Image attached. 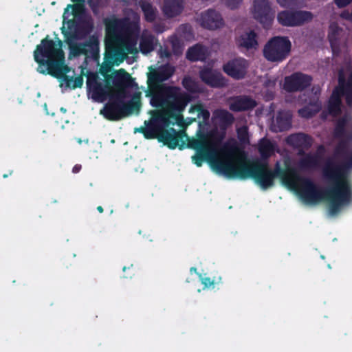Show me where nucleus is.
I'll return each instance as SVG.
<instances>
[{
    "instance_id": "nucleus-1",
    "label": "nucleus",
    "mask_w": 352,
    "mask_h": 352,
    "mask_svg": "<svg viewBox=\"0 0 352 352\" xmlns=\"http://www.w3.org/2000/svg\"><path fill=\"white\" fill-rule=\"evenodd\" d=\"M334 156L343 160L340 164L328 162L323 168V176L331 184L326 190L311 179L300 177L293 168L285 170L277 162L272 170L267 161L256 159L248 162L243 154L230 160L216 159L211 165L217 173L228 178H252L263 190L272 187L275 178L280 177L283 184L296 190L307 203L316 204L327 200L329 212L334 215L352 201V184L349 178L352 169V148L342 140L335 147Z\"/></svg>"
},
{
    "instance_id": "nucleus-2",
    "label": "nucleus",
    "mask_w": 352,
    "mask_h": 352,
    "mask_svg": "<svg viewBox=\"0 0 352 352\" xmlns=\"http://www.w3.org/2000/svg\"><path fill=\"white\" fill-rule=\"evenodd\" d=\"M62 41L58 40V45L47 35L41 40L34 52V60L38 64V72L60 79L65 87L72 89L82 87L83 76L76 78L67 75L70 67L65 63V54L62 50Z\"/></svg>"
},
{
    "instance_id": "nucleus-3",
    "label": "nucleus",
    "mask_w": 352,
    "mask_h": 352,
    "mask_svg": "<svg viewBox=\"0 0 352 352\" xmlns=\"http://www.w3.org/2000/svg\"><path fill=\"white\" fill-rule=\"evenodd\" d=\"M146 96L151 97L152 107L163 108L162 111H184L191 100L190 95L179 87L167 85L157 86L156 90H148Z\"/></svg>"
},
{
    "instance_id": "nucleus-4",
    "label": "nucleus",
    "mask_w": 352,
    "mask_h": 352,
    "mask_svg": "<svg viewBox=\"0 0 352 352\" xmlns=\"http://www.w3.org/2000/svg\"><path fill=\"white\" fill-rule=\"evenodd\" d=\"M82 11V7L77 5H68L65 9L61 32L65 41L69 45L75 40L85 38L94 29V23L90 17L78 15V12Z\"/></svg>"
},
{
    "instance_id": "nucleus-5",
    "label": "nucleus",
    "mask_w": 352,
    "mask_h": 352,
    "mask_svg": "<svg viewBox=\"0 0 352 352\" xmlns=\"http://www.w3.org/2000/svg\"><path fill=\"white\" fill-rule=\"evenodd\" d=\"M126 96L111 94L108 102L100 109V114L109 121H119L133 111H138L141 107L140 93H135L129 102H125Z\"/></svg>"
},
{
    "instance_id": "nucleus-6",
    "label": "nucleus",
    "mask_w": 352,
    "mask_h": 352,
    "mask_svg": "<svg viewBox=\"0 0 352 352\" xmlns=\"http://www.w3.org/2000/svg\"><path fill=\"white\" fill-rule=\"evenodd\" d=\"M339 83L340 87L333 91L327 104L328 112L333 117H337L342 113V96H345L347 105L352 107V73L349 76L346 82L342 77H340Z\"/></svg>"
},
{
    "instance_id": "nucleus-7",
    "label": "nucleus",
    "mask_w": 352,
    "mask_h": 352,
    "mask_svg": "<svg viewBox=\"0 0 352 352\" xmlns=\"http://www.w3.org/2000/svg\"><path fill=\"white\" fill-rule=\"evenodd\" d=\"M292 43L287 36H274L265 45L263 56L271 62H282L289 56Z\"/></svg>"
},
{
    "instance_id": "nucleus-8",
    "label": "nucleus",
    "mask_w": 352,
    "mask_h": 352,
    "mask_svg": "<svg viewBox=\"0 0 352 352\" xmlns=\"http://www.w3.org/2000/svg\"><path fill=\"white\" fill-rule=\"evenodd\" d=\"M126 53L123 47L113 41L105 42V52L104 61L99 69L100 74L105 78L109 80V73L113 65H119L126 58Z\"/></svg>"
},
{
    "instance_id": "nucleus-9",
    "label": "nucleus",
    "mask_w": 352,
    "mask_h": 352,
    "mask_svg": "<svg viewBox=\"0 0 352 352\" xmlns=\"http://www.w3.org/2000/svg\"><path fill=\"white\" fill-rule=\"evenodd\" d=\"M102 82L96 73L90 72L87 76V87L91 98L96 102H103L109 98L113 92V87L109 85V80L104 78Z\"/></svg>"
},
{
    "instance_id": "nucleus-10",
    "label": "nucleus",
    "mask_w": 352,
    "mask_h": 352,
    "mask_svg": "<svg viewBox=\"0 0 352 352\" xmlns=\"http://www.w3.org/2000/svg\"><path fill=\"white\" fill-rule=\"evenodd\" d=\"M107 31L116 36L130 38L139 32L138 25L128 18L113 19L107 24Z\"/></svg>"
},
{
    "instance_id": "nucleus-11",
    "label": "nucleus",
    "mask_w": 352,
    "mask_h": 352,
    "mask_svg": "<svg viewBox=\"0 0 352 352\" xmlns=\"http://www.w3.org/2000/svg\"><path fill=\"white\" fill-rule=\"evenodd\" d=\"M74 56H85L87 59L98 60L100 58V42L95 35L89 36V39L83 43L70 45Z\"/></svg>"
},
{
    "instance_id": "nucleus-12",
    "label": "nucleus",
    "mask_w": 352,
    "mask_h": 352,
    "mask_svg": "<svg viewBox=\"0 0 352 352\" xmlns=\"http://www.w3.org/2000/svg\"><path fill=\"white\" fill-rule=\"evenodd\" d=\"M314 14L306 10H283L278 14L277 19L280 24L287 27L300 26L311 21Z\"/></svg>"
},
{
    "instance_id": "nucleus-13",
    "label": "nucleus",
    "mask_w": 352,
    "mask_h": 352,
    "mask_svg": "<svg viewBox=\"0 0 352 352\" xmlns=\"http://www.w3.org/2000/svg\"><path fill=\"white\" fill-rule=\"evenodd\" d=\"M312 81L310 75L300 72H294L285 77L283 89L287 93L301 92L309 87Z\"/></svg>"
},
{
    "instance_id": "nucleus-14",
    "label": "nucleus",
    "mask_w": 352,
    "mask_h": 352,
    "mask_svg": "<svg viewBox=\"0 0 352 352\" xmlns=\"http://www.w3.org/2000/svg\"><path fill=\"white\" fill-rule=\"evenodd\" d=\"M158 136V141L162 142L170 149H175L177 146L179 149L184 148L185 142L183 139L187 138L184 131H177L173 127L163 126Z\"/></svg>"
},
{
    "instance_id": "nucleus-15",
    "label": "nucleus",
    "mask_w": 352,
    "mask_h": 352,
    "mask_svg": "<svg viewBox=\"0 0 352 352\" xmlns=\"http://www.w3.org/2000/svg\"><path fill=\"white\" fill-rule=\"evenodd\" d=\"M133 78L124 69L113 72L109 76V85L113 87L112 94L126 96L127 88L133 86Z\"/></svg>"
},
{
    "instance_id": "nucleus-16",
    "label": "nucleus",
    "mask_w": 352,
    "mask_h": 352,
    "mask_svg": "<svg viewBox=\"0 0 352 352\" xmlns=\"http://www.w3.org/2000/svg\"><path fill=\"white\" fill-rule=\"evenodd\" d=\"M254 18L262 24L264 28H269L274 17L268 0H254Z\"/></svg>"
},
{
    "instance_id": "nucleus-17",
    "label": "nucleus",
    "mask_w": 352,
    "mask_h": 352,
    "mask_svg": "<svg viewBox=\"0 0 352 352\" xmlns=\"http://www.w3.org/2000/svg\"><path fill=\"white\" fill-rule=\"evenodd\" d=\"M175 73L174 67L166 64L148 74V90H156L160 83L168 80Z\"/></svg>"
},
{
    "instance_id": "nucleus-18",
    "label": "nucleus",
    "mask_w": 352,
    "mask_h": 352,
    "mask_svg": "<svg viewBox=\"0 0 352 352\" xmlns=\"http://www.w3.org/2000/svg\"><path fill=\"white\" fill-rule=\"evenodd\" d=\"M248 67V61L243 58H234L223 65V72L236 80L245 78Z\"/></svg>"
},
{
    "instance_id": "nucleus-19",
    "label": "nucleus",
    "mask_w": 352,
    "mask_h": 352,
    "mask_svg": "<svg viewBox=\"0 0 352 352\" xmlns=\"http://www.w3.org/2000/svg\"><path fill=\"white\" fill-rule=\"evenodd\" d=\"M182 112L176 110L158 111L157 119L160 120L164 126H170L171 124H177L178 126L184 127L197 121V118H190L188 123H185Z\"/></svg>"
},
{
    "instance_id": "nucleus-20",
    "label": "nucleus",
    "mask_w": 352,
    "mask_h": 352,
    "mask_svg": "<svg viewBox=\"0 0 352 352\" xmlns=\"http://www.w3.org/2000/svg\"><path fill=\"white\" fill-rule=\"evenodd\" d=\"M199 78L210 87L221 88L227 85V80L222 74L209 67H204L199 71Z\"/></svg>"
},
{
    "instance_id": "nucleus-21",
    "label": "nucleus",
    "mask_w": 352,
    "mask_h": 352,
    "mask_svg": "<svg viewBox=\"0 0 352 352\" xmlns=\"http://www.w3.org/2000/svg\"><path fill=\"white\" fill-rule=\"evenodd\" d=\"M348 114H344L342 117L337 119L334 124L333 130V137L335 139L342 140L346 138L352 141V120Z\"/></svg>"
},
{
    "instance_id": "nucleus-22",
    "label": "nucleus",
    "mask_w": 352,
    "mask_h": 352,
    "mask_svg": "<svg viewBox=\"0 0 352 352\" xmlns=\"http://www.w3.org/2000/svg\"><path fill=\"white\" fill-rule=\"evenodd\" d=\"M286 142L289 146L298 149V155H302L311 147L313 139L307 134L298 133L289 135Z\"/></svg>"
},
{
    "instance_id": "nucleus-23",
    "label": "nucleus",
    "mask_w": 352,
    "mask_h": 352,
    "mask_svg": "<svg viewBox=\"0 0 352 352\" xmlns=\"http://www.w3.org/2000/svg\"><path fill=\"white\" fill-rule=\"evenodd\" d=\"M199 23L201 27L208 30H217L224 25L219 12L214 9H208L201 14Z\"/></svg>"
},
{
    "instance_id": "nucleus-24",
    "label": "nucleus",
    "mask_w": 352,
    "mask_h": 352,
    "mask_svg": "<svg viewBox=\"0 0 352 352\" xmlns=\"http://www.w3.org/2000/svg\"><path fill=\"white\" fill-rule=\"evenodd\" d=\"M229 109L234 112L247 111L256 107V101L247 95H239L229 98Z\"/></svg>"
},
{
    "instance_id": "nucleus-25",
    "label": "nucleus",
    "mask_w": 352,
    "mask_h": 352,
    "mask_svg": "<svg viewBox=\"0 0 352 352\" xmlns=\"http://www.w3.org/2000/svg\"><path fill=\"white\" fill-rule=\"evenodd\" d=\"M158 111L153 112L152 120L148 124L145 122L146 126L140 127L138 131L144 135L146 139L158 140L160 131L162 130L164 125L161 123L160 120L157 119Z\"/></svg>"
},
{
    "instance_id": "nucleus-26",
    "label": "nucleus",
    "mask_w": 352,
    "mask_h": 352,
    "mask_svg": "<svg viewBox=\"0 0 352 352\" xmlns=\"http://www.w3.org/2000/svg\"><path fill=\"white\" fill-rule=\"evenodd\" d=\"M184 8V0H164L162 12L166 17L171 19L179 16Z\"/></svg>"
},
{
    "instance_id": "nucleus-27",
    "label": "nucleus",
    "mask_w": 352,
    "mask_h": 352,
    "mask_svg": "<svg viewBox=\"0 0 352 352\" xmlns=\"http://www.w3.org/2000/svg\"><path fill=\"white\" fill-rule=\"evenodd\" d=\"M292 116L289 111H279L276 115L272 128L275 132L289 130L292 126Z\"/></svg>"
},
{
    "instance_id": "nucleus-28",
    "label": "nucleus",
    "mask_w": 352,
    "mask_h": 352,
    "mask_svg": "<svg viewBox=\"0 0 352 352\" xmlns=\"http://www.w3.org/2000/svg\"><path fill=\"white\" fill-rule=\"evenodd\" d=\"M197 135V138H192L188 140L187 147L195 150L196 152L212 148L206 133L199 131Z\"/></svg>"
},
{
    "instance_id": "nucleus-29",
    "label": "nucleus",
    "mask_w": 352,
    "mask_h": 352,
    "mask_svg": "<svg viewBox=\"0 0 352 352\" xmlns=\"http://www.w3.org/2000/svg\"><path fill=\"white\" fill-rule=\"evenodd\" d=\"M302 157L298 161V166L302 170L316 169L320 165V157L317 153L305 152Z\"/></svg>"
},
{
    "instance_id": "nucleus-30",
    "label": "nucleus",
    "mask_w": 352,
    "mask_h": 352,
    "mask_svg": "<svg viewBox=\"0 0 352 352\" xmlns=\"http://www.w3.org/2000/svg\"><path fill=\"white\" fill-rule=\"evenodd\" d=\"M236 43L239 47L247 50L256 48L258 46L257 34L254 30L244 32L238 37Z\"/></svg>"
},
{
    "instance_id": "nucleus-31",
    "label": "nucleus",
    "mask_w": 352,
    "mask_h": 352,
    "mask_svg": "<svg viewBox=\"0 0 352 352\" xmlns=\"http://www.w3.org/2000/svg\"><path fill=\"white\" fill-rule=\"evenodd\" d=\"M138 5L144 15V20L148 23H153L157 16V9L149 0H140Z\"/></svg>"
},
{
    "instance_id": "nucleus-32",
    "label": "nucleus",
    "mask_w": 352,
    "mask_h": 352,
    "mask_svg": "<svg viewBox=\"0 0 352 352\" xmlns=\"http://www.w3.org/2000/svg\"><path fill=\"white\" fill-rule=\"evenodd\" d=\"M322 107L321 102L318 98H311L308 104L298 110V114L302 118H310L318 113Z\"/></svg>"
},
{
    "instance_id": "nucleus-33",
    "label": "nucleus",
    "mask_w": 352,
    "mask_h": 352,
    "mask_svg": "<svg viewBox=\"0 0 352 352\" xmlns=\"http://www.w3.org/2000/svg\"><path fill=\"white\" fill-rule=\"evenodd\" d=\"M186 58L192 62L205 60L206 58V49L200 44H196L188 48L186 52Z\"/></svg>"
},
{
    "instance_id": "nucleus-34",
    "label": "nucleus",
    "mask_w": 352,
    "mask_h": 352,
    "mask_svg": "<svg viewBox=\"0 0 352 352\" xmlns=\"http://www.w3.org/2000/svg\"><path fill=\"white\" fill-rule=\"evenodd\" d=\"M275 145L267 138H261L258 144V151L263 160H266L271 157L274 152Z\"/></svg>"
},
{
    "instance_id": "nucleus-35",
    "label": "nucleus",
    "mask_w": 352,
    "mask_h": 352,
    "mask_svg": "<svg viewBox=\"0 0 352 352\" xmlns=\"http://www.w3.org/2000/svg\"><path fill=\"white\" fill-rule=\"evenodd\" d=\"M342 29L338 25H331L328 34V40L333 54L338 53L340 50L339 34Z\"/></svg>"
},
{
    "instance_id": "nucleus-36",
    "label": "nucleus",
    "mask_w": 352,
    "mask_h": 352,
    "mask_svg": "<svg viewBox=\"0 0 352 352\" xmlns=\"http://www.w3.org/2000/svg\"><path fill=\"white\" fill-rule=\"evenodd\" d=\"M214 115L219 120L220 126L224 129L232 125L234 121V116L226 109H217Z\"/></svg>"
},
{
    "instance_id": "nucleus-37",
    "label": "nucleus",
    "mask_w": 352,
    "mask_h": 352,
    "mask_svg": "<svg viewBox=\"0 0 352 352\" xmlns=\"http://www.w3.org/2000/svg\"><path fill=\"white\" fill-rule=\"evenodd\" d=\"M182 85L183 87L190 94H200L203 91L199 82L196 81L190 76H185L183 78Z\"/></svg>"
},
{
    "instance_id": "nucleus-38",
    "label": "nucleus",
    "mask_w": 352,
    "mask_h": 352,
    "mask_svg": "<svg viewBox=\"0 0 352 352\" xmlns=\"http://www.w3.org/2000/svg\"><path fill=\"white\" fill-rule=\"evenodd\" d=\"M190 113H197V118L202 119V122L207 124L210 118V111L201 104H195L192 105L189 109Z\"/></svg>"
},
{
    "instance_id": "nucleus-39",
    "label": "nucleus",
    "mask_w": 352,
    "mask_h": 352,
    "mask_svg": "<svg viewBox=\"0 0 352 352\" xmlns=\"http://www.w3.org/2000/svg\"><path fill=\"white\" fill-rule=\"evenodd\" d=\"M155 37L149 34L143 36L140 41V49L142 54H146L152 52L155 48Z\"/></svg>"
},
{
    "instance_id": "nucleus-40",
    "label": "nucleus",
    "mask_w": 352,
    "mask_h": 352,
    "mask_svg": "<svg viewBox=\"0 0 352 352\" xmlns=\"http://www.w3.org/2000/svg\"><path fill=\"white\" fill-rule=\"evenodd\" d=\"M212 152V148L205 151L196 152V154L192 156V161L198 167L202 166L204 162L208 159Z\"/></svg>"
},
{
    "instance_id": "nucleus-41",
    "label": "nucleus",
    "mask_w": 352,
    "mask_h": 352,
    "mask_svg": "<svg viewBox=\"0 0 352 352\" xmlns=\"http://www.w3.org/2000/svg\"><path fill=\"white\" fill-rule=\"evenodd\" d=\"M237 138L240 142L247 144L249 142L248 128L246 126H242L236 129Z\"/></svg>"
},
{
    "instance_id": "nucleus-42",
    "label": "nucleus",
    "mask_w": 352,
    "mask_h": 352,
    "mask_svg": "<svg viewBox=\"0 0 352 352\" xmlns=\"http://www.w3.org/2000/svg\"><path fill=\"white\" fill-rule=\"evenodd\" d=\"M277 3L283 8H291L298 4L299 0H276Z\"/></svg>"
},
{
    "instance_id": "nucleus-43",
    "label": "nucleus",
    "mask_w": 352,
    "mask_h": 352,
    "mask_svg": "<svg viewBox=\"0 0 352 352\" xmlns=\"http://www.w3.org/2000/svg\"><path fill=\"white\" fill-rule=\"evenodd\" d=\"M172 50L173 54L175 55H179L182 54V49L178 40L175 39L172 41Z\"/></svg>"
},
{
    "instance_id": "nucleus-44",
    "label": "nucleus",
    "mask_w": 352,
    "mask_h": 352,
    "mask_svg": "<svg viewBox=\"0 0 352 352\" xmlns=\"http://www.w3.org/2000/svg\"><path fill=\"white\" fill-rule=\"evenodd\" d=\"M243 0H226V6L232 10L237 8Z\"/></svg>"
},
{
    "instance_id": "nucleus-45",
    "label": "nucleus",
    "mask_w": 352,
    "mask_h": 352,
    "mask_svg": "<svg viewBox=\"0 0 352 352\" xmlns=\"http://www.w3.org/2000/svg\"><path fill=\"white\" fill-rule=\"evenodd\" d=\"M201 283L204 285L205 288H208L214 285V280L210 277H202L201 278Z\"/></svg>"
},
{
    "instance_id": "nucleus-46",
    "label": "nucleus",
    "mask_w": 352,
    "mask_h": 352,
    "mask_svg": "<svg viewBox=\"0 0 352 352\" xmlns=\"http://www.w3.org/2000/svg\"><path fill=\"white\" fill-rule=\"evenodd\" d=\"M334 2L339 8H342L349 5L352 0H334Z\"/></svg>"
},
{
    "instance_id": "nucleus-47",
    "label": "nucleus",
    "mask_w": 352,
    "mask_h": 352,
    "mask_svg": "<svg viewBox=\"0 0 352 352\" xmlns=\"http://www.w3.org/2000/svg\"><path fill=\"white\" fill-rule=\"evenodd\" d=\"M179 30L182 33L191 34V26L189 24H182L179 26Z\"/></svg>"
},
{
    "instance_id": "nucleus-48",
    "label": "nucleus",
    "mask_w": 352,
    "mask_h": 352,
    "mask_svg": "<svg viewBox=\"0 0 352 352\" xmlns=\"http://www.w3.org/2000/svg\"><path fill=\"white\" fill-rule=\"evenodd\" d=\"M342 17L352 22V10L351 12H343L342 13Z\"/></svg>"
},
{
    "instance_id": "nucleus-49",
    "label": "nucleus",
    "mask_w": 352,
    "mask_h": 352,
    "mask_svg": "<svg viewBox=\"0 0 352 352\" xmlns=\"http://www.w3.org/2000/svg\"><path fill=\"white\" fill-rule=\"evenodd\" d=\"M312 92L314 93V97L312 98H318L319 100V96L320 94V87H316L314 86L311 89Z\"/></svg>"
},
{
    "instance_id": "nucleus-50",
    "label": "nucleus",
    "mask_w": 352,
    "mask_h": 352,
    "mask_svg": "<svg viewBox=\"0 0 352 352\" xmlns=\"http://www.w3.org/2000/svg\"><path fill=\"white\" fill-rule=\"evenodd\" d=\"M126 269H128L129 270H131V271H132V272H131V274H129V275H127V276H125L124 277H125V278H131V277H132V276H133V275H134V272H135V270H134V269H133V265L131 264V265L129 267H125V266H124V267H123L122 270H123L124 272H125V271L126 270Z\"/></svg>"
},
{
    "instance_id": "nucleus-51",
    "label": "nucleus",
    "mask_w": 352,
    "mask_h": 352,
    "mask_svg": "<svg viewBox=\"0 0 352 352\" xmlns=\"http://www.w3.org/2000/svg\"><path fill=\"white\" fill-rule=\"evenodd\" d=\"M81 168L82 166L80 164H76L72 168V172L74 173H78L81 170Z\"/></svg>"
},
{
    "instance_id": "nucleus-52",
    "label": "nucleus",
    "mask_w": 352,
    "mask_h": 352,
    "mask_svg": "<svg viewBox=\"0 0 352 352\" xmlns=\"http://www.w3.org/2000/svg\"><path fill=\"white\" fill-rule=\"evenodd\" d=\"M325 150L324 148V146L323 145H320L318 147V152H324Z\"/></svg>"
},
{
    "instance_id": "nucleus-53",
    "label": "nucleus",
    "mask_w": 352,
    "mask_h": 352,
    "mask_svg": "<svg viewBox=\"0 0 352 352\" xmlns=\"http://www.w3.org/2000/svg\"><path fill=\"white\" fill-rule=\"evenodd\" d=\"M71 1L76 3H82L85 2V0H71Z\"/></svg>"
},
{
    "instance_id": "nucleus-54",
    "label": "nucleus",
    "mask_w": 352,
    "mask_h": 352,
    "mask_svg": "<svg viewBox=\"0 0 352 352\" xmlns=\"http://www.w3.org/2000/svg\"><path fill=\"white\" fill-rule=\"evenodd\" d=\"M97 210L100 212V213H102L103 211H104V209L101 206H99L97 207Z\"/></svg>"
},
{
    "instance_id": "nucleus-55",
    "label": "nucleus",
    "mask_w": 352,
    "mask_h": 352,
    "mask_svg": "<svg viewBox=\"0 0 352 352\" xmlns=\"http://www.w3.org/2000/svg\"><path fill=\"white\" fill-rule=\"evenodd\" d=\"M12 172H13V171H12V170H11V171L9 173V174H4V175H3V178H7V177H8V175H12Z\"/></svg>"
},
{
    "instance_id": "nucleus-56",
    "label": "nucleus",
    "mask_w": 352,
    "mask_h": 352,
    "mask_svg": "<svg viewBox=\"0 0 352 352\" xmlns=\"http://www.w3.org/2000/svg\"><path fill=\"white\" fill-rule=\"evenodd\" d=\"M190 270V272H197V268L195 267H192Z\"/></svg>"
},
{
    "instance_id": "nucleus-57",
    "label": "nucleus",
    "mask_w": 352,
    "mask_h": 352,
    "mask_svg": "<svg viewBox=\"0 0 352 352\" xmlns=\"http://www.w3.org/2000/svg\"><path fill=\"white\" fill-rule=\"evenodd\" d=\"M60 111L64 112V113L66 112V109L65 108H63V107L60 108Z\"/></svg>"
},
{
    "instance_id": "nucleus-58",
    "label": "nucleus",
    "mask_w": 352,
    "mask_h": 352,
    "mask_svg": "<svg viewBox=\"0 0 352 352\" xmlns=\"http://www.w3.org/2000/svg\"><path fill=\"white\" fill-rule=\"evenodd\" d=\"M166 56H170V54H169V53H167V54H166Z\"/></svg>"
}]
</instances>
